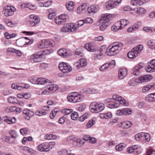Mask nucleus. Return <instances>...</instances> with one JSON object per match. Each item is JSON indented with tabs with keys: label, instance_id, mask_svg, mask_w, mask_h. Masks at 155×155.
I'll return each mask as SVG.
<instances>
[{
	"label": "nucleus",
	"instance_id": "49530a36",
	"mask_svg": "<svg viewBox=\"0 0 155 155\" xmlns=\"http://www.w3.org/2000/svg\"><path fill=\"white\" fill-rule=\"evenodd\" d=\"M89 115L88 113H86L84 114L81 116L79 118V120L80 121L83 122L86 119L89 117Z\"/></svg>",
	"mask_w": 155,
	"mask_h": 155
},
{
	"label": "nucleus",
	"instance_id": "603ef678",
	"mask_svg": "<svg viewBox=\"0 0 155 155\" xmlns=\"http://www.w3.org/2000/svg\"><path fill=\"white\" fill-rule=\"evenodd\" d=\"M78 140V138L75 137L73 136H69L67 138V141L69 142H70L71 141H77Z\"/></svg>",
	"mask_w": 155,
	"mask_h": 155
},
{
	"label": "nucleus",
	"instance_id": "ea45409f",
	"mask_svg": "<svg viewBox=\"0 0 155 155\" xmlns=\"http://www.w3.org/2000/svg\"><path fill=\"white\" fill-rule=\"evenodd\" d=\"M147 100L150 102L155 101V93L149 94L148 96Z\"/></svg>",
	"mask_w": 155,
	"mask_h": 155
},
{
	"label": "nucleus",
	"instance_id": "8fccbe9b",
	"mask_svg": "<svg viewBox=\"0 0 155 155\" xmlns=\"http://www.w3.org/2000/svg\"><path fill=\"white\" fill-rule=\"evenodd\" d=\"M110 65V64L108 63H106L103 65L100 68V70L102 71L104 70L107 69Z\"/></svg>",
	"mask_w": 155,
	"mask_h": 155
},
{
	"label": "nucleus",
	"instance_id": "c85d7f7f",
	"mask_svg": "<svg viewBox=\"0 0 155 155\" xmlns=\"http://www.w3.org/2000/svg\"><path fill=\"white\" fill-rule=\"evenodd\" d=\"M85 48L88 51H96L95 48L92 45V44L87 43L84 46Z\"/></svg>",
	"mask_w": 155,
	"mask_h": 155
},
{
	"label": "nucleus",
	"instance_id": "79ce46f5",
	"mask_svg": "<svg viewBox=\"0 0 155 155\" xmlns=\"http://www.w3.org/2000/svg\"><path fill=\"white\" fill-rule=\"evenodd\" d=\"M146 71L149 72H152L155 71V66L148 65L145 68Z\"/></svg>",
	"mask_w": 155,
	"mask_h": 155
},
{
	"label": "nucleus",
	"instance_id": "473e14b6",
	"mask_svg": "<svg viewBox=\"0 0 155 155\" xmlns=\"http://www.w3.org/2000/svg\"><path fill=\"white\" fill-rule=\"evenodd\" d=\"M68 26L69 32H74L77 30L76 25L73 23H68L67 24Z\"/></svg>",
	"mask_w": 155,
	"mask_h": 155
},
{
	"label": "nucleus",
	"instance_id": "7ed1b4c3",
	"mask_svg": "<svg viewBox=\"0 0 155 155\" xmlns=\"http://www.w3.org/2000/svg\"><path fill=\"white\" fill-rule=\"evenodd\" d=\"M123 44L120 42H116L113 43V46L111 48L109 49L106 48L105 52L108 56H111L114 55L118 53L121 50Z\"/></svg>",
	"mask_w": 155,
	"mask_h": 155
},
{
	"label": "nucleus",
	"instance_id": "2eb2a0df",
	"mask_svg": "<svg viewBox=\"0 0 155 155\" xmlns=\"http://www.w3.org/2000/svg\"><path fill=\"white\" fill-rule=\"evenodd\" d=\"M132 112V111L131 109L125 108L122 110H117L116 112V114L118 116L126 115L127 114H130Z\"/></svg>",
	"mask_w": 155,
	"mask_h": 155
},
{
	"label": "nucleus",
	"instance_id": "13d9d810",
	"mask_svg": "<svg viewBox=\"0 0 155 155\" xmlns=\"http://www.w3.org/2000/svg\"><path fill=\"white\" fill-rule=\"evenodd\" d=\"M28 131V129L26 128L21 129L20 130V132L21 134L24 135L27 134Z\"/></svg>",
	"mask_w": 155,
	"mask_h": 155
},
{
	"label": "nucleus",
	"instance_id": "412c9836",
	"mask_svg": "<svg viewBox=\"0 0 155 155\" xmlns=\"http://www.w3.org/2000/svg\"><path fill=\"white\" fill-rule=\"evenodd\" d=\"M86 59L83 58L80 59L78 61L75 63V64L77 68H79L82 67L86 66L87 64Z\"/></svg>",
	"mask_w": 155,
	"mask_h": 155
},
{
	"label": "nucleus",
	"instance_id": "6ab92c4d",
	"mask_svg": "<svg viewBox=\"0 0 155 155\" xmlns=\"http://www.w3.org/2000/svg\"><path fill=\"white\" fill-rule=\"evenodd\" d=\"M144 66V64L143 63H140L136 65L134 69V75H139L140 73V70Z\"/></svg>",
	"mask_w": 155,
	"mask_h": 155
},
{
	"label": "nucleus",
	"instance_id": "c03bdc74",
	"mask_svg": "<svg viewBox=\"0 0 155 155\" xmlns=\"http://www.w3.org/2000/svg\"><path fill=\"white\" fill-rule=\"evenodd\" d=\"M147 44L150 48L152 49L155 48V41L150 40L148 41Z\"/></svg>",
	"mask_w": 155,
	"mask_h": 155
},
{
	"label": "nucleus",
	"instance_id": "5fc2aeb1",
	"mask_svg": "<svg viewBox=\"0 0 155 155\" xmlns=\"http://www.w3.org/2000/svg\"><path fill=\"white\" fill-rule=\"evenodd\" d=\"M72 111L73 110L71 109L65 108L62 110V112L65 115H68L72 112Z\"/></svg>",
	"mask_w": 155,
	"mask_h": 155
},
{
	"label": "nucleus",
	"instance_id": "c756f323",
	"mask_svg": "<svg viewBox=\"0 0 155 155\" xmlns=\"http://www.w3.org/2000/svg\"><path fill=\"white\" fill-rule=\"evenodd\" d=\"M7 111L10 112H14L19 113L21 111L22 109L19 107H10L9 108L7 109Z\"/></svg>",
	"mask_w": 155,
	"mask_h": 155
},
{
	"label": "nucleus",
	"instance_id": "dca6fc26",
	"mask_svg": "<svg viewBox=\"0 0 155 155\" xmlns=\"http://www.w3.org/2000/svg\"><path fill=\"white\" fill-rule=\"evenodd\" d=\"M47 143H42L38 146L37 149L41 152H48L50 150V148H48Z\"/></svg>",
	"mask_w": 155,
	"mask_h": 155
},
{
	"label": "nucleus",
	"instance_id": "4be33fe9",
	"mask_svg": "<svg viewBox=\"0 0 155 155\" xmlns=\"http://www.w3.org/2000/svg\"><path fill=\"white\" fill-rule=\"evenodd\" d=\"M35 80V82L37 84H44L50 83L49 81L45 78H39Z\"/></svg>",
	"mask_w": 155,
	"mask_h": 155
},
{
	"label": "nucleus",
	"instance_id": "4d7b16f0",
	"mask_svg": "<svg viewBox=\"0 0 155 155\" xmlns=\"http://www.w3.org/2000/svg\"><path fill=\"white\" fill-rule=\"evenodd\" d=\"M124 148V147L123 145L120 144L116 146V149L117 150L120 151L122 150Z\"/></svg>",
	"mask_w": 155,
	"mask_h": 155
},
{
	"label": "nucleus",
	"instance_id": "052dcab7",
	"mask_svg": "<svg viewBox=\"0 0 155 155\" xmlns=\"http://www.w3.org/2000/svg\"><path fill=\"white\" fill-rule=\"evenodd\" d=\"M138 28V26L134 25L132 27L129 28H128L127 29V31L129 32H131L133 31L136 30V29Z\"/></svg>",
	"mask_w": 155,
	"mask_h": 155
},
{
	"label": "nucleus",
	"instance_id": "ddd939ff",
	"mask_svg": "<svg viewBox=\"0 0 155 155\" xmlns=\"http://www.w3.org/2000/svg\"><path fill=\"white\" fill-rule=\"evenodd\" d=\"M39 18L34 15H31L29 16V21L30 24L31 26H34L37 24L39 21Z\"/></svg>",
	"mask_w": 155,
	"mask_h": 155
},
{
	"label": "nucleus",
	"instance_id": "f8f14e48",
	"mask_svg": "<svg viewBox=\"0 0 155 155\" xmlns=\"http://www.w3.org/2000/svg\"><path fill=\"white\" fill-rule=\"evenodd\" d=\"M151 78L152 76L148 74V75H146L139 77L138 78L134 80V81L136 83L150 81Z\"/></svg>",
	"mask_w": 155,
	"mask_h": 155
},
{
	"label": "nucleus",
	"instance_id": "58836bf2",
	"mask_svg": "<svg viewBox=\"0 0 155 155\" xmlns=\"http://www.w3.org/2000/svg\"><path fill=\"white\" fill-rule=\"evenodd\" d=\"M122 125L124 127V128H128L131 126L132 123L129 121H125L122 122Z\"/></svg>",
	"mask_w": 155,
	"mask_h": 155
},
{
	"label": "nucleus",
	"instance_id": "f704fd0d",
	"mask_svg": "<svg viewBox=\"0 0 155 155\" xmlns=\"http://www.w3.org/2000/svg\"><path fill=\"white\" fill-rule=\"evenodd\" d=\"M23 113L29 117L33 116V113L31 110L27 109H25L23 110Z\"/></svg>",
	"mask_w": 155,
	"mask_h": 155
},
{
	"label": "nucleus",
	"instance_id": "09e8293b",
	"mask_svg": "<svg viewBox=\"0 0 155 155\" xmlns=\"http://www.w3.org/2000/svg\"><path fill=\"white\" fill-rule=\"evenodd\" d=\"M78 114L76 112H74L71 115V119L74 120H77L78 118Z\"/></svg>",
	"mask_w": 155,
	"mask_h": 155
},
{
	"label": "nucleus",
	"instance_id": "864d4df0",
	"mask_svg": "<svg viewBox=\"0 0 155 155\" xmlns=\"http://www.w3.org/2000/svg\"><path fill=\"white\" fill-rule=\"evenodd\" d=\"M81 49V48H79L78 49H76L75 52V54L80 56H82L84 55V53L82 51H82Z\"/></svg>",
	"mask_w": 155,
	"mask_h": 155
},
{
	"label": "nucleus",
	"instance_id": "774afa93",
	"mask_svg": "<svg viewBox=\"0 0 155 155\" xmlns=\"http://www.w3.org/2000/svg\"><path fill=\"white\" fill-rule=\"evenodd\" d=\"M55 145V143L54 142H50L48 144V148H50V150L51 149L52 147H54Z\"/></svg>",
	"mask_w": 155,
	"mask_h": 155
},
{
	"label": "nucleus",
	"instance_id": "5701e85b",
	"mask_svg": "<svg viewBox=\"0 0 155 155\" xmlns=\"http://www.w3.org/2000/svg\"><path fill=\"white\" fill-rule=\"evenodd\" d=\"M155 89V82L151 83L150 84L144 86L143 89V92H146L150 89Z\"/></svg>",
	"mask_w": 155,
	"mask_h": 155
},
{
	"label": "nucleus",
	"instance_id": "72a5a7b5",
	"mask_svg": "<svg viewBox=\"0 0 155 155\" xmlns=\"http://www.w3.org/2000/svg\"><path fill=\"white\" fill-rule=\"evenodd\" d=\"M137 55L135 51L133 50L132 48L131 51L129 52L127 54V56L128 58H134Z\"/></svg>",
	"mask_w": 155,
	"mask_h": 155
},
{
	"label": "nucleus",
	"instance_id": "aec40b11",
	"mask_svg": "<svg viewBox=\"0 0 155 155\" xmlns=\"http://www.w3.org/2000/svg\"><path fill=\"white\" fill-rule=\"evenodd\" d=\"M146 2V0H131V4L134 6H141Z\"/></svg>",
	"mask_w": 155,
	"mask_h": 155
},
{
	"label": "nucleus",
	"instance_id": "f3484780",
	"mask_svg": "<svg viewBox=\"0 0 155 155\" xmlns=\"http://www.w3.org/2000/svg\"><path fill=\"white\" fill-rule=\"evenodd\" d=\"M28 39L27 37H22L16 40V44L19 47H21L27 43L25 40Z\"/></svg>",
	"mask_w": 155,
	"mask_h": 155
},
{
	"label": "nucleus",
	"instance_id": "7c9ffc66",
	"mask_svg": "<svg viewBox=\"0 0 155 155\" xmlns=\"http://www.w3.org/2000/svg\"><path fill=\"white\" fill-rule=\"evenodd\" d=\"M104 107H92L90 109L91 111L94 113H98L104 109Z\"/></svg>",
	"mask_w": 155,
	"mask_h": 155
},
{
	"label": "nucleus",
	"instance_id": "f03ea898",
	"mask_svg": "<svg viewBox=\"0 0 155 155\" xmlns=\"http://www.w3.org/2000/svg\"><path fill=\"white\" fill-rule=\"evenodd\" d=\"M112 15L108 14H106L103 15L101 18L97 21L96 25H98L99 23L102 25L100 27V29L101 31H104L107 26L111 24L110 20L112 17Z\"/></svg>",
	"mask_w": 155,
	"mask_h": 155
},
{
	"label": "nucleus",
	"instance_id": "423d86ee",
	"mask_svg": "<svg viewBox=\"0 0 155 155\" xmlns=\"http://www.w3.org/2000/svg\"><path fill=\"white\" fill-rule=\"evenodd\" d=\"M105 46H101L99 50L95 51L94 57V58L97 60L102 59L103 56V53L105 52Z\"/></svg>",
	"mask_w": 155,
	"mask_h": 155
},
{
	"label": "nucleus",
	"instance_id": "9b49d317",
	"mask_svg": "<svg viewBox=\"0 0 155 155\" xmlns=\"http://www.w3.org/2000/svg\"><path fill=\"white\" fill-rule=\"evenodd\" d=\"M42 54L40 51H38L35 54L32 55L30 58L31 61L34 62H39L42 59Z\"/></svg>",
	"mask_w": 155,
	"mask_h": 155
},
{
	"label": "nucleus",
	"instance_id": "a19ab883",
	"mask_svg": "<svg viewBox=\"0 0 155 155\" xmlns=\"http://www.w3.org/2000/svg\"><path fill=\"white\" fill-rule=\"evenodd\" d=\"M121 28H123L124 27L126 26L129 23L128 21L127 20L122 19L119 22Z\"/></svg>",
	"mask_w": 155,
	"mask_h": 155
},
{
	"label": "nucleus",
	"instance_id": "0e129e2a",
	"mask_svg": "<svg viewBox=\"0 0 155 155\" xmlns=\"http://www.w3.org/2000/svg\"><path fill=\"white\" fill-rule=\"evenodd\" d=\"M48 66V65L47 64L42 63L40 64V67L42 69H45L47 68Z\"/></svg>",
	"mask_w": 155,
	"mask_h": 155
},
{
	"label": "nucleus",
	"instance_id": "2f4dec72",
	"mask_svg": "<svg viewBox=\"0 0 155 155\" xmlns=\"http://www.w3.org/2000/svg\"><path fill=\"white\" fill-rule=\"evenodd\" d=\"M121 28H121V27H120V23L119 21L116 22L114 25L112 26L111 27V30L114 31H117Z\"/></svg>",
	"mask_w": 155,
	"mask_h": 155
},
{
	"label": "nucleus",
	"instance_id": "4c0bfd02",
	"mask_svg": "<svg viewBox=\"0 0 155 155\" xmlns=\"http://www.w3.org/2000/svg\"><path fill=\"white\" fill-rule=\"evenodd\" d=\"M95 121L94 119L90 120L87 123L86 126L87 128H90L95 124Z\"/></svg>",
	"mask_w": 155,
	"mask_h": 155
},
{
	"label": "nucleus",
	"instance_id": "393cba45",
	"mask_svg": "<svg viewBox=\"0 0 155 155\" xmlns=\"http://www.w3.org/2000/svg\"><path fill=\"white\" fill-rule=\"evenodd\" d=\"M58 53L60 56L64 58L68 57L69 56V53L67 50L64 49H60L58 51Z\"/></svg>",
	"mask_w": 155,
	"mask_h": 155
},
{
	"label": "nucleus",
	"instance_id": "0eeeda50",
	"mask_svg": "<svg viewBox=\"0 0 155 155\" xmlns=\"http://www.w3.org/2000/svg\"><path fill=\"white\" fill-rule=\"evenodd\" d=\"M58 67L59 69L63 73L69 72L72 70L71 67L67 63L63 62L60 63Z\"/></svg>",
	"mask_w": 155,
	"mask_h": 155
},
{
	"label": "nucleus",
	"instance_id": "338daca9",
	"mask_svg": "<svg viewBox=\"0 0 155 155\" xmlns=\"http://www.w3.org/2000/svg\"><path fill=\"white\" fill-rule=\"evenodd\" d=\"M55 16V14L54 12L51 13L48 15V18L50 19L53 18Z\"/></svg>",
	"mask_w": 155,
	"mask_h": 155
},
{
	"label": "nucleus",
	"instance_id": "39448f33",
	"mask_svg": "<svg viewBox=\"0 0 155 155\" xmlns=\"http://www.w3.org/2000/svg\"><path fill=\"white\" fill-rule=\"evenodd\" d=\"M121 0H110L106 3V7L108 10L117 8L121 3Z\"/></svg>",
	"mask_w": 155,
	"mask_h": 155
},
{
	"label": "nucleus",
	"instance_id": "680f3d73",
	"mask_svg": "<svg viewBox=\"0 0 155 155\" xmlns=\"http://www.w3.org/2000/svg\"><path fill=\"white\" fill-rule=\"evenodd\" d=\"M16 100V98L13 97H10L8 99V101L10 103H15V101Z\"/></svg>",
	"mask_w": 155,
	"mask_h": 155
},
{
	"label": "nucleus",
	"instance_id": "6e6d98bb",
	"mask_svg": "<svg viewBox=\"0 0 155 155\" xmlns=\"http://www.w3.org/2000/svg\"><path fill=\"white\" fill-rule=\"evenodd\" d=\"M47 113V111L42 112L40 110H37L35 111V114L37 115L41 116L43 115H45Z\"/></svg>",
	"mask_w": 155,
	"mask_h": 155
},
{
	"label": "nucleus",
	"instance_id": "20e7f679",
	"mask_svg": "<svg viewBox=\"0 0 155 155\" xmlns=\"http://www.w3.org/2000/svg\"><path fill=\"white\" fill-rule=\"evenodd\" d=\"M84 95L82 94H78L77 92H72L67 97L68 101L71 102L76 103L81 101L83 99Z\"/></svg>",
	"mask_w": 155,
	"mask_h": 155
},
{
	"label": "nucleus",
	"instance_id": "a211bd4d",
	"mask_svg": "<svg viewBox=\"0 0 155 155\" xmlns=\"http://www.w3.org/2000/svg\"><path fill=\"white\" fill-rule=\"evenodd\" d=\"M118 78L120 79L124 78L127 74V70L125 68H121L119 70L118 72Z\"/></svg>",
	"mask_w": 155,
	"mask_h": 155
},
{
	"label": "nucleus",
	"instance_id": "3c124183",
	"mask_svg": "<svg viewBox=\"0 0 155 155\" xmlns=\"http://www.w3.org/2000/svg\"><path fill=\"white\" fill-rule=\"evenodd\" d=\"M53 51L51 49H46L44 51H40L42 54V56H43L45 55L49 54L51 53Z\"/></svg>",
	"mask_w": 155,
	"mask_h": 155
},
{
	"label": "nucleus",
	"instance_id": "bb28decb",
	"mask_svg": "<svg viewBox=\"0 0 155 155\" xmlns=\"http://www.w3.org/2000/svg\"><path fill=\"white\" fill-rule=\"evenodd\" d=\"M98 9V7L94 5H91L88 7L87 8V12L88 13H94L96 12Z\"/></svg>",
	"mask_w": 155,
	"mask_h": 155
},
{
	"label": "nucleus",
	"instance_id": "de8ad7c7",
	"mask_svg": "<svg viewBox=\"0 0 155 155\" xmlns=\"http://www.w3.org/2000/svg\"><path fill=\"white\" fill-rule=\"evenodd\" d=\"M56 137L55 136L53 135L52 134H47L44 136V138L45 139L50 140L55 139Z\"/></svg>",
	"mask_w": 155,
	"mask_h": 155
},
{
	"label": "nucleus",
	"instance_id": "1a4fd4ad",
	"mask_svg": "<svg viewBox=\"0 0 155 155\" xmlns=\"http://www.w3.org/2000/svg\"><path fill=\"white\" fill-rule=\"evenodd\" d=\"M16 11V9L13 6H7L4 10V14L5 16L8 17L13 15Z\"/></svg>",
	"mask_w": 155,
	"mask_h": 155
},
{
	"label": "nucleus",
	"instance_id": "b1692460",
	"mask_svg": "<svg viewBox=\"0 0 155 155\" xmlns=\"http://www.w3.org/2000/svg\"><path fill=\"white\" fill-rule=\"evenodd\" d=\"M145 12V9L143 8H135L133 9V12H132V14L135 15L136 14H141Z\"/></svg>",
	"mask_w": 155,
	"mask_h": 155
},
{
	"label": "nucleus",
	"instance_id": "4468645a",
	"mask_svg": "<svg viewBox=\"0 0 155 155\" xmlns=\"http://www.w3.org/2000/svg\"><path fill=\"white\" fill-rule=\"evenodd\" d=\"M51 44L49 40L47 39L42 41V42L38 45L37 47L40 49L47 48L50 45H51Z\"/></svg>",
	"mask_w": 155,
	"mask_h": 155
},
{
	"label": "nucleus",
	"instance_id": "9d476101",
	"mask_svg": "<svg viewBox=\"0 0 155 155\" xmlns=\"http://www.w3.org/2000/svg\"><path fill=\"white\" fill-rule=\"evenodd\" d=\"M68 15L63 14L55 18L54 21L58 25H61L66 21Z\"/></svg>",
	"mask_w": 155,
	"mask_h": 155
},
{
	"label": "nucleus",
	"instance_id": "c9c22d12",
	"mask_svg": "<svg viewBox=\"0 0 155 155\" xmlns=\"http://www.w3.org/2000/svg\"><path fill=\"white\" fill-rule=\"evenodd\" d=\"M22 149L29 153L34 154L35 152L33 149L26 146L23 147Z\"/></svg>",
	"mask_w": 155,
	"mask_h": 155
},
{
	"label": "nucleus",
	"instance_id": "bf43d9fd",
	"mask_svg": "<svg viewBox=\"0 0 155 155\" xmlns=\"http://www.w3.org/2000/svg\"><path fill=\"white\" fill-rule=\"evenodd\" d=\"M61 31L63 32H69V31L68 29V26L67 25V24L66 25V26H64L61 28Z\"/></svg>",
	"mask_w": 155,
	"mask_h": 155
},
{
	"label": "nucleus",
	"instance_id": "6e6552de",
	"mask_svg": "<svg viewBox=\"0 0 155 155\" xmlns=\"http://www.w3.org/2000/svg\"><path fill=\"white\" fill-rule=\"evenodd\" d=\"M58 88V86L55 84H48L45 87L43 93L45 94H51L57 90Z\"/></svg>",
	"mask_w": 155,
	"mask_h": 155
},
{
	"label": "nucleus",
	"instance_id": "69168bd1",
	"mask_svg": "<svg viewBox=\"0 0 155 155\" xmlns=\"http://www.w3.org/2000/svg\"><path fill=\"white\" fill-rule=\"evenodd\" d=\"M85 23H91L93 22V20L90 18H87L84 20Z\"/></svg>",
	"mask_w": 155,
	"mask_h": 155
},
{
	"label": "nucleus",
	"instance_id": "e2e57ef3",
	"mask_svg": "<svg viewBox=\"0 0 155 155\" xmlns=\"http://www.w3.org/2000/svg\"><path fill=\"white\" fill-rule=\"evenodd\" d=\"M10 134L12 136V137L13 138H15L17 136V132L15 130H11L10 132Z\"/></svg>",
	"mask_w": 155,
	"mask_h": 155
},
{
	"label": "nucleus",
	"instance_id": "37998d69",
	"mask_svg": "<svg viewBox=\"0 0 155 155\" xmlns=\"http://www.w3.org/2000/svg\"><path fill=\"white\" fill-rule=\"evenodd\" d=\"M143 30L147 32L151 33L154 32L155 30L153 27H145L143 28Z\"/></svg>",
	"mask_w": 155,
	"mask_h": 155
},
{
	"label": "nucleus",
	"instance_id": "a18cd8bd",
	"mask_svg": "<svg viewBox=\"0 0 155 155\" xmlns=\"http://www.w3.org/2000/svg\"><path fill=\"white\" fill-rule=\"evenodd\" d=\"M33 6H34V5L32 6L30 4L27 3H23L21 5V7L22 8H27L31 10H33V8H32Z\"/></svg>",
	"mask_w": 155,
	"mask_h": 155
},
{
	"label": "nucleus",
	"instance_id": "cd10ccee",
	"mask_svg": "<svg viewBox=\"0 0 155 155\" xmlns=\"http://www.w3.org/2000/svg\"><path fill=\"white\" fill-rule=\"evenodd\" d=\"M74 2L72 1H70L66 4V7L70 12H72L74 7Z\"/></svg>",
	"mask_w": 155,
	"mask_h": 155
},
{
	"label": "nucleus",
	"instance_id": "a878e982",
	"mask_svg": "<svg viewBox=\"0 0 155 155\" xmlns=\"http://www.w3.org/2000/svg\"><path fill=\"white\" fill-rule=\"evenodd\" d=\"M3 118L4 119L5 121L9 124H14L16 121V118L14 117L12 118H11L8 116H5Z\"/></svg>",
	"mask_w": 155,
	"mask_h": 155
},
{
	"label": "nucleus",
	"instance_id": "f257e3e1",
	"mask_svg": "<svg viewBox=\"0 0 155 155\" xmlns=\"http://www.w3.org/2000/svg\"><path fill=\"white\" fill-rule=\"evenodd\" d=\"M104 104L99 101H93L90 104V107H118L120 104L125 106H129L128 102L121 96L114 95L112 98L106 99L104 101Z\"/></svg>",
	"mask_w": 155,
	"mask_h": 155
},
{
	"label": "nucleus",
	"instance_id": "e433bc0d",
	"mask_svg": "<svg viewBox=\"0 0 155 155\" xmlns=\"http://www.w3.org/2000/svg\"><path fill=\"white\" fill-rule=\"evenodd\" d=\"M143 48V46L141 45H138L133 48V50L135 51L137 54L141 52Z\"/></svg>",
	"mask_w": 155,
	"mask_h": 155
}]
</instances>
